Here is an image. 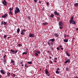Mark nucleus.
<instances>
[{"label":"nucleus","mask_w":78,"mask_h":78,"mask_svg":"<svg viewBox=\"0 0 78 78\" xmlns=\"http://www.w3.org/2000/svg\"><path fill=\"white\" fill-rule=\"evenodd\" d=\"M45 25H48V23L47 22H45Z\"/></svg>","instance_id":"nucleus-39"},{"label":"nucleus","mask_w":78,"mask_h":78,"mask_svg":"<svg viewBox=\"0 0 78 78\" xmlns=\"http://www.w3.org/2000/svg\"><path fill=\"white\" fill-rule=\"evenodd\" d=\"M34 54H35V56H38V54H37V52H35L34 53Z\"/></svg>","instance_id":"nucleus-16"},{"label":"nucleus","mask_w":78,"mask_h":78,"mask_svg":"<svg viewBox=\"0 0 78 78\" xmlns=\"http://www.w3.org/2000/svg\"><path fill=\"white\" fill-rule=\"evenodd\" d=\"M70 59H68L67 60H66V61L64 62V63H65V64H66V63H67V62H68V63H70Z\"/></svg>","instance_id":"nucleus-6"},{"label":"nucleus","mask_w":78,"mask_h":78,"mask_svg":"<svg viewBox=\"0 0 78 78\" xmlns=\"http://www.w3.org/2000/svg\"><path fill=\"white\" fill-rule=\"evenodd\" d=\"M63 41L65 42H68V40L67 39H65Z\"/></svg>","instance_id":"nucleus-14"},{"label":"nucleus","mask_w":78,"mask_h":78,"mask_svg":"<svg viewBox=\"0 0 78 78\" xmlns=\"http://www.w3.org/2000/svg\"><path fill=\"white\" fill-rule=\"evenodd\" d=\"M56 73L57 74L59 73V72L58 71H56Z\"/></svg>","instance_id":"nucleus-30"},{"label":"nucleus","mask_w":78,"mask_h":78,"mask_svg":"<svg viewBox=\"0 0 78 78\" xmlns=\"http://www.w3.org/2000/svg\"><path fill=\"white\" fill-rule=\"evenodd\" d=\"M20 31V29L19 28H18L17 30V33H19Z\"/></svg>","instance_id":"nucleus-27"},{"label":"nucleus","mask_w":78,"mask_h":78,"mask_svg":"<svg viewBox=\"0 0 78 78\" xmlns=\"http://www.w3.org/2000/svg\"><path fill=\"white\" fill-rule=\"evenodd\" d=\"M43 25H45V23H43Z\"/></svg>","instance_id":"nucleus-49"},{"label":"nucleus","mask_w":78,"mask_h":78,"mask_svg":"<svg viewBox=\"0 0 78 78\" xmlns=\"http://www.w3.org/2000/svg\"><path fill=\"white\" fill-rule=\"evenodd\" d=\"M74 5L75 6H76V7H77L78 5V3H76Z\"/></svg>","instance_id":"nucleus-18"},{"label":"nucleus","mask_w":78,"mask_h":78,"mask_svg":"<svg viewBox=\"0 0 78 78\" xmlns=\"http://www.w3.org/2000/svg\"><path fill=\"white\" fill-rule=\"evenodd\" d=\"M57 19L58 20H59V17H58V18Z\"/></svg>","instance_id":"nucleus-51"},{"label":"nucleus","mask_w":78,"mask_h":78,"mask_svg":"<svg viewBox=\"0 0 78 78\" xmlns=\"http://www.w3.org/2000/svg\"><path fill=\"white\" fill-rule=\"evenodd\" d=\"M66 54L67 55V56H70V55L68 53H66Z\"/></svg>","instance_id":"nucleus-24"},{"label":"nucleus","mask_w":78,"mask_h":78,"mask_svg":"<svg viewBox=\"0 0 78 78\" xmlns=\"http://www.w3.org/2000/svg\"><path fill=\"white\" fill-rule=\"evenodd\" d=\"M54 14L55 15H57V16H59V14L58 13V12L56 11L54 12Z\"/></svg>","instance_id":"nucleus-9"},{"label":"nucleus","mask_w":78,"mask_h":78,"mask_svg":"<svg viewBox=\"0 0 78 78\" xmlns=\"http://www.w3.org/2000/svg\"><path fill=\"white\" fill-rule=\"evenodd\" d=\"M28 19H29V20H30V19H31V17H30V16H29L28 17Z\"/></svg>","instance_id":"nucleus-42"},{"label":"nucleus","mask_w":78,"mask_h":78,"mask_svg":"<svg viewBox=\"0 0 78 78\" xmlns=\"http://www.w3.org/2000/svg\"><path fill=\"white\" fill-rule=\"evenodd\" d=\"M2 76L1 75H0V78H2Z\"/></svg>","instance_id":"nucleus-53"},{"label":"nucleus","mask_w":78,"mask_h":78,"mask_svg":"<svg viewBox=\"0 0 78 78\" xmlns=\"http://www.w3.org/2000/svg\"><path fill=\"white\" fill-rule=\"evenodd\" d=\"M12 10H13V9H14V8H13L12 7Z\"/></svg>","instance_id":"nucleus-60"},{"label":"nucleus","mask_w":78,"mask_h":78,"mask_svg":"<svg viewBox=\"0 0 78 78\" xmlns=\"http://www.w3.org/2000/svg\"><path fill=\"white\" fill-rule=\"evenodd\" d=\"M16 9L14 11V14H16L17 13H19L20 12V9L18 7L16 8Z\"/></svg>","instance_id":"nucleus-1"},{"label":"nucleus","mask_w":78,"mask_h":78,"mask_svg":"<svg viewBox=\"0 0 78 78\" xmlns=\"http://www.w3.org/2000/svg\"><path fill=\"white\" fill-rule=\"evenodd\" d=\"M69 68H66V70H67V71H68V70H69Z\"/></svg>","instance_id":"nucleus-37"},{"label":"nucleus","mask_w":78,"mask_h":78,"mask_svg":"<svg viewBox=\"0 0 78 78\" xmlns=\"http://www.w3.org/2000/svg\"><path fill=\"white\" fill-rule=\"evenodd\" d=\"M39 3H41V1H39Z\"/></svg>","instance_id":"nucleus-57"},{"label":"nucleus","mask_w":78,"mask_h":78,"mask_svg":"<svg viewBox=\"0 0 78 78\" xmlns=\"http://www.w3.org/2000/svg\"><path fill=\"white\" fill-rule=\"evenodd\" d=\"M62 28H63L62 26H60V29L61 30V29H62Z\"/></svg>","instance_id":"nucleus-35"},{"label":"nucleus","mask_w":78,"mask_h":78,"mask_svg":"<svg viewBox=\"0 0 78 78\" xmlns=\"http://www.w3.org/2000/svg\"><path fill=\"white\" fill-rule=\"evenodd\" d=\"M22 54L23 55H27V53L26 52H24Z\"/></svg>","instance_id":"nucleus-26"},{"label":"nucleus","mask_w":78,"mask_h":78,"mask_svg":"<svg viewBox=\"0 0 78 78\" xmlns=\"http://www.w3.org/2000/svg\"><path fill=\"white\" fill-rule=\"evenodd\" d=\"M6 55H5L4 56V59H6L5 58L6 57Z\"/></svg>","instance_id":"nucleus-34"},{"label":"nucleus","mask_w":78,"mask_h":78,"mask_svg":"<svg viewBox=\"0 0 78 78\" xmlns=\"http://www.w3.org/2000/svg\"><path fill=\"white\" fill-rule=\"evenodd\" d=\"M13 76L14 77H15V76H16V75L15 74H13Z\"/></svg>","instance_id":"nucleus-46"},{"label":"nucleus","mask_w":78,"mask_h":78,"mask_svg":"<svg viewBox=\"0 0 78 78\" xmlns=\"http://www.w3.org/2000/svg\"><path fill=\"white\" fill-rule=\"evenodd\" d=\"M9 9L10 10V11H11L12 10V9L11 8H10Z\"/></svg>","instance_id":"nucleus-38"},{"label":"nucleus","mask_w":78,"mask_h":78,"mask_svg":"<svg viewBox=\"0 0 78 78\" xmlns=\"http://www.w3.org/2000/svg\"><path fill=\"white\" fill-rule=\"evenodd\" d=\"M48 44L49 46H50V43H49V42H48Z\"/></svg>","instance_id":"nucleus-44"},{"label":"nucleus","mask_w":78,"mask_h":78,"mask_svg":"<svg viewBox=\"0 0 78 78\" xmlns=\"http://www.w3.org/2000/svg\"><path fill=\"white\" fill-rule=\"evenodd\" d=\"M34 2L35 3H37V0H34Z\"/></svg>","instance_id":"nucleus-32"},{"label":"nucleus","mask_w":78,"mask_h":78,"mask_svg":"<svg viewBox=\"0 0 78 78\" xmlns=\"http://www.w3.org/2000/svg\"><path fill=\"white\" fill-rule=\"evenodd\" d=\"M71 20H73V16H72L71 17Z\"/></svg>","instance_id":"nucleus-36"},{"label":"nucleus","mask_w":78,"mask_h":78,"mask_svg":"<svg viewBox=\"0 0 78 78\" xmlns=\"http://www.w3.org/2000/svg\"><path fill=\"white\" fill-rule=\"evenodd\" d=\"M59 26H62V22L61 21L59 22Z\"/></svg>","instance_id":"nucleus-10"},{"label":"nucleus","mask_w":78,"mask_h":78,"mask_svg":"<svg viewBox=\"0 0 78 78\" xmlns=\"http://www.w3.org/2000/svg\"><path fill=\"white\" fill-rule=\"evenodd\" d=\"M37 53H38V54H40V51H37Z\"/></svg>","instance_id":"nucleus-33"},{"label":"nucleus","mask_w":78,"mask_h":78,"mask_svg":"<svg viewBox=\"0 0 78 78\" xmlns=\"http://www.w3.org/2000/svg\"><path fill=\"white\" fill-rule=\"evenodd\" d=\"M27 63L28 64H32V62H28Z\"/></svg>","instance_id":"nucleus-19"},{"label":"nucleus","mask_w":78,"mask_h":78,"mask_svg":"<svg viewBox=\"0 0 78 78\" xmlns=\"http://www.w3.org/2000/svg\"><path fill=\"white\" fill-rule=\"evenodd\" d=\"M54 35L55 37H58V36H59L58 34H57L56 33H55Z\"/></svg>","instance_id":"nucleus-11"},{"label":"nucleus","mask_w":78,"mask_h":78,"mask_svg":"<svg viewBox=\"0 0 78 78\" xmlns=\"http://www.w3.org/2000/svg\"><path fill=\"white\" fill-rule=\"evenodd\" d=\"M51 57H50L49 58V59H51Z\"/></svg>","instance_id":"nucleus-62"},{"label":"nucleus","mask_w":78,"mask_h":78,"mask_svg":"<svg viewBox=\"0 0 78 78\" xmlns=\"http://www.w3.org/2000/svg\"><path fill=\"white\" fill-rule=\"evenodd\" d=\"M25 30H22V32L21 33V34L22 35H24V34H25Z\"/></svg>","instance_id":"nucleus-2"},{"label":"nucleus","mask_w":78,"mask_h":78,"mask_svg":"<svg viewBox=\"0 0 78 78\" xmlns=\"http://www.w3.org/2000/svg\"><path fill=\"white\" fill-rule=\"evenodd\" d=\"M59 47H62V46L61 45H59Z\"/></svg>","instance_id":"nucleus-52"},{"label":"nucleus","mask_w":78,"mask_h":78,"mask_svg":"<svg viewBox=\"0 0 78 78\" xmlns=\"http://www.w3.org/2000/svg\"><path fill=\"white\" fill-rule=\"evenodd\" d=\"M49 3L48 2L47 3V5L48 6Z\"/></svg>","instance_id":"nucleus-50"},{"label":"nucleus","mask_w":78,"mask_h":78,"mask_svg":"<svg viewBox=\"0 0 78 78\" xmlns=\"http://www.w3.org/2000/svg\"><path fill=\"white\" fill-rule=\"evenodd\" d=\"M25 67H28V65H25Z\"/></svg>","instance_id":"nucleus-43"},{"label":"nucleus","mask_w":78,"mask_h":78,"mask_svg":"<svg viewBox=\"0 0 78 78\" xmlns=\"http://www.w3.org/2000/svg\"><path fill=\"white\" fill-rule=\"evenodd\" d=\"M29 36L30 37H34V34H30L29 35Z\"/></svg>","instance_id":"nucleus-5"},{"label":"nucleus","mask_w":78,"mask_h":78,"mask_svg":"<svg viewBox=\"0 0 78 78\" xmlns=\"http://www.w3.org/2000/svg\"><path fill=\"white\" fill-rule=\"evenodd\" d=\"M18 46H21V44H18Z\"/></svg>","instance_id":"nucleus-48"},{"label":"nucleus","mask_w":78,"mask_h":78,"mask_svg":"<svg viewBox=\"0 0 78 78\" xmlns=\"http://www.w3.org/2000/svg\"><path fill=\"white\" fill-rule=\"evenodd\" d=\"M7 74L8 76H10V75H11V73L9 72L7 73Z\"/></svg>","instance_id":"nucleus-21"},{"label":"nucleus","mask_w":78,"mask_h":78,"mask_svg":"<svg viewBox=\"0 0 78 78\" xmlns=\"http://www.w3.org/2000/svg\"><path fill=\"white\" fill-rule=\"evenodd\" d=\"M10 51L12 52L11 53H14V52H15V51L12 50V49L10 50Z\"/></svg>","instance_id":"nucleus-12"},{"label":"nucleus","mask_w":78,"mask_h":78,"mask_svg":"<svg viewBox=\"0 0 78 78\" xmlns=\"http://www.w3.org/2000/svg\"><path fill=\"white\" fill-rule=\"evenodd\" d=\"M9 14H11V15H12V12H11V11L9 12Z\"/></svg>","instance_id":"nucleus-31"},{"label":"nucleus","mask_w":78,"mask_h":78,"mask_svg":"<svg viewBox=\"0 0 78 78\" xmlns=\"http://www.w3.org/2000/svg\"><path fill=\"white\" fill-rule=\"evenodd\" d=\"M75 78H78V76H76V77H75Z\"/></svg>","instance_id":"nucleus-63"},{"label":"nucleus","mask_w":78,"mask_h":78,"mask_svg":"<svg viewBox=\"0 0 78 78\" xmlns=\"http://www.w3.org/2000/svg\"><path fill=\"white\" fill-rule=\"evenodd\" d=\"M1 24L2 25H3V22L2 21L1 22Z\"/></svg>","instance_id":"nucleus-45"},{"label":"nucleus","mask_w":78,"mask_h":78,"mask_svg":"<svg viewBox=\"0 0 78 78\" xmlns=\"http://www.w3.org/2000/svg\"><path fill=\"white\" fill-rule=\"evenodd\" d=\"M0 72L2 75H5V71H4V70H1Z\"/></svg>","instance_id":"nucleus-7"},{"label":"nucleus","mask_w":78,"mask_h":78,"mask_svg":"<svg viewBox=\"0 0 78 78\" xmlns=\"http://www.w3.org/2000/svg\"><path fill=\"white\" fill-rule=\"evenodd\" d=\"M54 59H57V58L56 57H55V58H54Z\"/></svg>","instance_id":"nucleus-55"},{"label":"nucleus","mask_w":78,"mask_h":78,"mask_svg":"<svg viewBox=\"0 0 78 78\" xmlns=\"http://www.w3.org/2000/svg\"><path fill=\"white\" fill-rule=\"evenodd\" d=\"M49 62L50 64H53V62H52V61H50V60H49Z\"/></svg>","instance_id":"nucleus-28"},{"label":"nucleus","mask_w":78,"mask_h":78,"mask_svg":"<svg viewBox=\"0 0 78 78\" xmlns=\"http://www.w3.org/2000/svg\"><path fill=\"white\" fill-rule=\"evenodd\" d=\"M22 66H23V64H22Z\"/></svg>","instance_id":"nucleus-64"},{"label":"nucleus","mask_w":78,"mask_h":78,"mask_svg":"<svg viewBox=\"0 0 78 78\" xmlns=\"http://www.w3.org/2000/svg\"><path fill=\"white\" fill-rule=\"evenodd\" d=\"M6 23H7L6 22H4L3 25H6Z\"/></svg>","instance_id":"nucleus-25"},{"label":"nucleus","mask_w":78,"mask_h":78,"mask_svg":"<svg viewBox=\"0 0 78 78\" xmlns=\"http://www.w3.org/2000/svg\"><path fill=\"white\" fill-rule=\"evenodd\" d=\"M73 20H71L70 21H69V23L70 24H71L72 23L73 21Z\"/></svg>","instance_id":"nucleus-20"},{"label":"nucleus","mask_w":78,"mask_h":78,"mask_svg":"<svg viewBox=\"0 0 78 78\" xmlns=\"http://www.w3.org/2000/svg\"><path fill=\"white\" fill-rule=\"evenodd\" d=\"M61 49L62 50H63V48H61Z\"/></svg>","instance_id":"nucleus-59"},{"label":"nucleus","mask_w":78,"mask_h":78,"mask_svg":"<svg viewBox=\"0 0 78 78\" xmlns=\"http://www.w3.org/2000/svg\"><path fill=\"white\" fill-rule=\"evenodd\" d=\"M2 3L3 4H4V5H5V6H7V4H5L7 3L6 1L4 0L2 2Z\"/></svg>","instance_id":"nucleus-4"},{"label":"nucleus","mask_w":78,"mask_h":78,"mask_svg":"<svg viewBox=\"0 0 78 78\" xmlns=\"http://www.w3.org/2000/svg\"><path fill=\"white\" fill-rule=\"evenodd\" d=\"M8 17V14H5L4 15L2 16V18H6V17Z\"/></svg>","instance_id":"nucleus-3"},{"label":"nucleus","mask_w":78,"mask_h":78,"mask_svg":"<svg viewBox=\"0 0 78 78\" xmlns=\"http://www.w3.org/2000/svg\"><path fill=\"white\" fill-rule=\"evenodd\" d=\"M72 23H73V24L74 25H75V24H76V21L73 20V22H72Z\"/></svg>","instance_id":"nucleus-13"},{"label":"nucleus","mask_w":78,"mask_h":78,"mask_svg":"<svg viewBox=\"0 0 78 78\" xmlns=\"http://www.w3.org/2000/svg\"><path fill=\"white\" fill-rule=\"evenodd\" d=\"M6 37H7V36L6 35H5L4 36V39H6Z\"/></svg>","instance_id":"nucleus-23"},{"label":"nucleus","mask_w":78,"mask_h":78,"mask_svg":"<svg viewBox=\"0 0 78 78\" xmlns=\"http://www.w3.org/2000/svg\"><path fill=\"white\" fill-rule=\"evenodd\" d=\"M4 63L5 64L6 63V59H4L3 60Z\"/></svg>","instance_id":"nucleus-15"},{"label":"nucleus","mask_w":78,"mask_h":78,"mask_svg":"<svg viewBox=\"0 0 78 78\" xmlns=\"http://www.w3.org/2000/svg\"><path fill=\"white\" fill-rule=\"evenodd\" d=\"M54 15H53V14H52V15H51L50 17L53 18V17H54Z\"/></svg>","instance_id":"nucleus-22"},{"label":"nucleus","mask_w":78,"mask_h":78,"mask_svg":"<svg viewBox=\"0 0 78 78\" xmlns=\"http://www.w3.org/2000/svg\"><path fill=\"white\" fill-rule=\"evenodd\" d=\"M55 62H56V60H55Z\"/></svg>","instance_id":"nucleus-61"},{"label":"nucleus","mask_w":78,"mask_h":78,"mask_svg":"<svg viewBox=\"0 0 78 78\" xmlns=\"http://www.w3.org/2000/svg\"><path fill=\"white\" fill-rule=\"evenodd\" d=\"M11 62L12 63V64H14V63H15V62H14V61L13 60H12L11 61Z\"/></svg>","instance_id":"nucleus-29"},{"label":"nucleus","mask_w":78,"mask_h":78,"mask_svg":"<svg viewBox=\"0 0 78 78\" xmlns=\"http://www.w3.org/2000/svg\"><path fill=\"white\" fill-rule=\"evenodd\" d=\"M76 30H77V31H78V28H76Z\"/></svg>","instance_id":"nucleus-58"},{"label":"nucleus","mask_w":78,"mask_h":78,"mask_svg":"<svg viewBox=\"0 0 78 78\" xmlns=\"http://www.w3.org/2000/svg\"><path fill=\"white\" fill-rule=\"evenodd\" d=\"M13 66H15V63H13Z\"/></svg>","instance_id":"nucleus-56"},{"label":"nucleus","mask_w":78,"mask_h":78,"mask_svg":"<svg viewBox=\"0 0 78 78\" xmlns=\"http://www.w3.org/2000/svg\"><path fill=\"white\" fill-rule=\"evenodd\" d=\"M57 49L58 50H59V47H58Z\"/></svg>","instance_id":"nucleus-41"},{"label":"nucleus","mask_w":78,"mask_h":78,"mask_svg":"<svg viewBox=\"0 0 78 78\" xmlns=\"http://www.w3.org/2000/svg\"><path fill=\"white\" fill-rule=\"evenodd\" d=\"M49 41H51V42H54V41H55V39H52L50 40Z\"/></svg>","instance_id":"nucleus-17"},{"label":"nucleus","mask_w":78,"mask_h":78,"mask_svg":"<svg viewBox=\"0 0 78 78\" xmlns=\"http://www.w3.org/2000/svg\"><path fill=\"white\" fill-rule=\"evenodd\" d=\"M20 64H23V62H21L20 63Z\"/></svg>","instance_id":"nucleus-54"},{"label":"nucleus","mask_w":78,"mask_h":78,"mask_svg":"<svg viewBox=\"0 0 78 78\" xmlns=\"http://www.w3.org/2000/svg\"><path fill=\"white\" fill-rule=\"evenodd\" d=\"M15 53H17V51L16 50L15 51Z\"/></svg>","instance_id":"nucleus-40"},{"label":"nucleus","mask_w":78,"mask_h":78,"mask_svg":"<svg viewBox=\"0 0 78 78\" xmlns=\"http://www.w3.org/2000/svg\"><path fill=\"white\" fill-rule=\"evenodd\" d=\"M45 73L46 75H47V74H48V73H49V72L48 71V69H46L45 70Z\"/></svg>","instance_id":"nucleus-8"},{"label":"nucleus","mask_w":78,"mask_h":78,"mask_svg":"<svg viewBox=\"0 0 78 78\" xmlns=\"http://www.w3.org/2000/svg\"><path fill=\"white\" fill-rule=\"evenodd\" d=\"M57 71H58L59 70V68H58L57 69Z\"/></svg>","instance_id":"nucleus-47"}]
</instances>
